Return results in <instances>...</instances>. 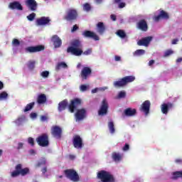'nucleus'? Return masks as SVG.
<instances>
[{"instance_id":"nucleus-1","label":"nucleus","mask_w":182,"mask_h":182,"mask_svg":"<svg viewBox=\"0 0 182 182\" xmlns=\"http://www.w3.org/2000/svg\"><path fill=\"white\" fill-rule=\"evenodd\" d=\"M71 46H69L67 48V53H71L74 56H80L85 55V56H89L92 55V48H88L83 52L82 50V42L79 39H75L70 43Z\"/></svg>"},{"instance_id":"nucleus-2","label":"nucleus","mask_w":182,"mask_h":182,"mask_svg":"<svg viewBox=\"0 0 182 182\" xmlns=\"http://www.w3.org/2000/svg\"><path fill=\"white\" fill-rule=\"evenodd\" d=\"M82 105V100L80 98H74L70 101L69 104L68 100H64L59 102L58 109V112H63L66 110V107H68L69 112L70 113H75V110H77V107Z\"/></svg>"},{"instance_id":"nucleus-3","label":"nucleus","mask_w":182,"mask_h":182,"mask_svg":"<svg viewBox=\"0 0 182 182\" xmlns=\"http://www.w3.org/2000/svg\"><path fill=\"white\" fill-rule=\"evenodd\" d=\"M136 80V77L133 75H128L121 78L119 80L115 81L114 82V87H124L129 83H132V82H134Z\"/></svg>"},{"instance_id":"nucleus-4","label":"nucleus","mask_w":182,"mask_h":182,"mask_svg":"<svg viewBox=\"0 0 182 182\" xmlns=\"http://www.w3.org/2000/svg\"><path fill=\"white\" fill-rule=\"evenodd\" d=\"M79 14L77 13V10L75 9H68L64 16V19L67 21V22H75V21L77 20Z\"/></svg>"},{"instance_id":"nucleus-5","label":"nucleus","mask_w":182,"mask_h":182,"mask_svg":"<svg viewBox=\"0 0 182 182\" xmlns=\"http://www.w3.org/2000/svg\"><path fill=\"white\" fill-rule=\"evenodd\" d=\"M15 171L11 173V177L15 178L18 177V176H26V174H29V168H22V164H18L15 167Z\"/></svg>"},{"instance_id":"nucleus-6","label":"nucleus","mask_w":182,"mask_h":182,"mask_svg":"<svg viewBox=\"0 0 182 182\" xmlns=\"http://www.w3.org/2000/svg\"><path fill=\"white\" fill-rule=\"evenodd\" d=\"M64 174L68 180L73 182H79L80 178H79V174L75 169H65L64 171Z\"/></svg>"},{"instance_id":"nucleus-7","label":"nucleus","mask_w":182,"mask_h":182,"mask_svg":"<svg viewBox=\"0 0 182 182\" xmlns=\"http://www.w3.org/2000/svg\"><path fill=\"white\" fill-rule=\"evenodd\" d=\"M36 141L41 147H48L49 146V135L46 133L42 134L36 139Z\"/></svg>"},{"instance_id":"nucleus-8","label":"nucleus","mask_w":182,"mask_h":182,"mask_svg":"<svg viewBox=\"0 0 182 182\" xmlns=\"http://www.w3.org/2000/svg\"><path fill=\"white\" fill-rule=\"evenodd\" d=\"M26 53H36V52H42L45 50V46L38 45L36 46H29L25 49Z\"/></svg>"},{"instance_id":"nucleus-9","label":"nucleus","mask_w":182,"mask_h":182,"mask_svg":"<svg viewBox=\"0 0 182 182\" xmlns=\"http://www.w3.org/2000/svg\"><path fill=\"white\" fill-rule=\"evenodd\" d=\"M109 109V103H107V100L104 99L102 102L100 108L98 111V114L100 116H105V114H107V110Z\"/></svg>"},{"instance_id":"nucleus-10","label":"nucleus","mask_w":182,"mask_h":182,"mask_svg":"<svg viewBox=\"0 0 182 182\" xmlns=\"http://www.w3.org/2000/svg\"><path fill=\"white\" fill-rule=\"evenodd\" d=\"M62 132V128L58 125L53 126L51 128V134L55 139H61Z\"/></svg>"},{"instance_id":"nucleus-11","label":"nucleus","mask_w":182,"mask_h":182,"mask_svg":"<svg viewBox=\"0 0 182 182\" xmlns=\"http://www.w3.org/2000/svg\"><path fill=\"white\" fill-rule=\"evenodd\" d=\"M73 144L75 149H82L83 147V139L79 135H75L73 138Z\"/></svg>"},{"instance_id":"nucleus-12","label":"nucleus","mask_w":182,"mask_h":182,"mask_svg":"<svg viewBox=\"0 0 182 182\" xmlns=\"http://www.w3.org/2000/svg\"><path fill=\"white\" fill-rule=\"evenodd\" d=\"M150 106H151L150 101L146 100L141 104L139 110L140 112H143L146 116H147V114L150 113Z\"/></svg>"},{"instance_id":"nucleus-13","label":"nucleus","mask_w":182,"mask_h":182,"mask_svg":"<svg viewBox=\"0 0 182 182\" xmlns=\"http://www.w3.org/2000/svg\"><path fill=\"white\" fill-rule=\"evenodd\" d=\"M136 28L142 32H147L149 31V25L146 19H141L136 23Z\"/></svg>"},{"instance_id":"nucleus-14","label":"nucleus","mask_w":182,"mask_h":182,"mask_svg":"<svg viewBox=\"0 0 182 182\" xmlns=\"http://www.w3.org/2000/svg\"><path fill=\"white\" fill-rule=\"evenodd\" d=\"M92 75V69L89 67H84L80 73L82 80H87L89 76Z\"/></svg>"},{"instance_id":"nucleus-15","label":"nucleus","mask_w":182,"mask_h":182,"mask_svg":"<svg viewBox=\"0 0 182 182\" xmlns=\"http://www.w3.org/2000/svg\"><path fill=\"white\" fill-rule=\"evenodd\" d=\"M153 41V37L147 36L142 38L139 41H137L138 46H145L147 48L150 45V43Z\"/></svg>"},{"instance_id":"nucleus-16","label":"nucleus","mask_w":182,"mask_h":182,"mask_svg":"<svg viewBox=\"0 0 182 182\" xmlns=\"http://www.w3.org/2000/svg\"><path fill=\"white\" fill-rule=\"evenodd\" d=\"M82 36L84 38H89L93 39L94 41H100V38L95 32L90 31H85L82 32Z\"/></svg>"},{"instance_id":"nucleus-17","label":"nucleus","mask_w":182,"mask_h":182,"mask_svg":"<svg viewBox=\"0 0 182 182\" xmlns=\"http://www.w3.org/2000/svg\"><path fill=\"white\" fill-rule=\"evenodd\" d=\"M174 107V104L171 102L164 103L161 105V110L163 114H167L170 109Z\"/></svg>"},{"instance_id":"nucleus-18","label":"nucleus","mask_w":182,"mask_h":182,"mask_svg":"<svg viewBox=\"0 0 182 182\" xmlns=\"http://www.w3.org/2000/svg\"><path fill=\"white\" fill-rule=\"evenodd\" d=\"M51 42L53 43V45L55 49H58V48H60V46H62V39H60L58 35H53L52 36Z\"/></svg>"},{"instance_id":"nucleus-19","label":"nucleus","mask_w":182,"mask_h":182,"mask_svg":"<svg viewBox=\"0 0 182 182\" xmlns=\"http://www.w3.org/2000/svg\"><path fill=\"white\" fill-rule=\"evenodd\" d=\"M26 5L33 12H35L38 9V3L36 0H26Z\"/></svg>"},{"instance_id":"nucleus-20","label":"nucleus","mask_w":182,"mask_h":182,"mask_svg":"<svg viewBox=\"0 0 182 182\" xmlns=\"http://www.w3.org/2000/svg\"><path fill=\"white\" fill-rule=\"evenodd\" d=\"M9 9L17 11H23V6H22V4L19 1H13L9 3Z\"/></svg>"},{"instance_id":"nucleus-21","label":"nucleus","mask_w":182,"mask_h":182,"mask_svg":"<svg viewBox=\"0 0 182 182\" xmlns=\"http://www.w3.org/2000/svg\"><path fill=\"white\" fill-rule=\"evenodd\" d=\"M85 117H86V109L83 108L81 109H77L75 113L76 120L80 122V120H83Z\"/></svg>"},{"instance_id":"nucleus-22","label":"nucleus","mask_w":182,"mask_h":182,"mask_svg":"<svg viewBox=\"0 0 182 182\" xmlns=\"http://www.w3.org/2000/svg\"><path fill=\"white\" fill-rule=\"evenodd\" d=\"M50 22V18L49 17L43 16L36 20V23L38 26H43L48 25Z\"/></svg>"},{"instance_id":"nucleus-23","label":"nucleus","mask_w":182,"mask_h":182,"mask_svg":"<svg viewBox=\"0 0 182 182\" xmlns=\"http://www.w3.org/2000/svg\"><path fill=\"white\" fill-rule=\"evenodd\" d=\"M168 14H167L164 10H161L158 16H154V19L156 22H159L160 19H168Z\"/></svg>"},{"instance_id":"nucleus-24","label":"nucleus","mask_w":182,"mask_h":182,"mask_svg":"<svg viewBox=\"0 0 182 182\" xmlns=\"http://www.w3.org/2000/svg\"><path fill=\"white\" fill-rule=\"evenodd\" d=\"M112 159L116 163H117L119 161H122V160H123V154H120V153H117V152H112Z\"/></svg>"},{"instance_id":"nucleus-25","label":"nucleus","mask_w":182,"mask_h":182,"mask_svg":"<svg viewBox=\"0 0 182 182\" xmlns=\"http://www.w3.org/2000/svg\"><path fill=\"white\" fill-rule=\"evenodd\" d=\"M48 99L46 98V95L45 94H40L37 97V103L38 105H45Z\"/></svg>"},{"instance_id":"nucleus-26","label":"nucleus","mask_w":182,"mask_h":182,"mask_svg":"<svg viewBox=\"0 0 182 182\" xmlns=\"http://www.w3.org/2000/svg\"><path fill=\"white\" fill-rule=\"evenodd\" d=\"M136 113H137V110H136V109L127 108L124 110V114L128 117H132L133 116H135Z\"/></svg>"},{"instance_id":"nucleus-27","label":"nucleus","mask_w":182,"mask_h":182,"mask_svg":"<svg viewBox=\"0 0 182 182\" xmlns=\"http://www.w3.org/2000/svg\"><path fill=\"white\" fill-rule=\"evenodd\" d=\"M97 27L98 33H100V35H103V33H105V31H106V28L105 27L103 22H99L97 24Z\"/></svg>"},{"instance_id":"nucleus-28","label":"nucleus","mask_w":182,"mask_h":182,"mask_svg":"<svg viewBox=\"0 0 182 182\" xmlns=\"http://www.w3.org/2000/svg\"><path fill=\"white\" fill-rule=\"evenodd\" d=\"M62 68L63 69H66V68H68V64H66L65 62L59 63L55 67V70H60Z\"/></svg>"},{"instance_id":"nucleus-29","label":"nucleus","mask_w":182,"mask_h":182,"mask_svg":"<svg viewBox=\"0 0 182 182\" xmlns=\"http://www.w3.org/2000/svg\"><path fill=\"white\" fill-rule=\"evenodd\" d=\"M117 36L121 38V39H124L125 38H127V35L126 34V32H124V31L123 30H118L117 31Z\"/></svg>"},{"instance_id":"nucleus-30","label":"nucleus","mask_w":182,"mask_h":182,"mask_svg":"<svg viewBox=\"0 0 182 182\" xmlns=\"http://www.w3.org/2000/svg\"><path fill=\"white\" fill-rule=\"evenodd\" d=\"M25 119H26V117L25 116H21L20 117L18 118V119H16L14 123H16V124L17 126H21V124H22L23 123V122H25Z\"/></svg>"},{"instance_id":"nucleus-31","label":"nucleus","mask_w":182,"mask_h":182,"mask_svg":"<svg viewBox=\"0 0 182 182\" xmlns=\"http://www.w3.org/2000/svg\"><path fill=\"white\" fill-rule=\"evenodd\" d=\"M108 127L111 134H114L116 129H114V123L113 122H109L108 123Z\"/></svg>"},{"instance_id":"nucleus-32","label":"nucleus","mask_w":182,"mask_h":182,"mask_svg":"<svg viewBox=\"0 0 182 182\" xmlns=\"http://www.w3.org/2000/svg\"><path fill=\"white\" fill-rule=\"evenodd\" d=\"M33 106H35V102H33L28 104L23 109L24 113L29 112V110H32V109H33Z\"/></svg>"},{"instance_id":"nucleus-33","label":"nucleus","mask_w":182,"mask_h":182,"mask_svg":"<svg viewBox=\"0 0 182 182\" xmlns=\"http://www.w3.org/2000/svg\"><path fill=\"white\" fill-rule=\"evenodd\" d=\"M46 164V159L45 158H42L36 164V167H41V166H45Z\"/></svg>"},{"instance_id":"nucleus-34","label":"nucleus","mask_w":182,"mask_h":182,"mask_svg":"<svg viewBox=\"0 0 182 182\" xmlns=\"http://www.w3.org/2000/svg\"><path fill=\"white\" fill-rule=\"evenodd\" d=\"M146 53V50L143 49L136 50L134 53V56H141L142 55H144Z\"/></svg>"},{"instance_id":"nucleus-35","label":"nucleus","mask_w":182,"mask_h":182,"mask_svg":"<svg viewBox=\"0 0 182 182\" xmlns=\"http://www.w3.org/2000/svg\"><path fill=\"white\" fill-rule=\"evenodd\" d=\"M83 11L85 12H90V11H92V6H90L89 3H85L83 4Z\"/></svg>"},{"instance_id":"nucleus-36","label":"nucleus","mask_w":182,"mask_h":182,"mask_svg":"<svg viewBox=\"0 0 182 182\" xmlns=\"http://www.w3.org/2000/svg\"><path fill=\"white\" fill-rule=\"evenodd\" d=\"M35 63L36 62L33 60L28 61L27 66L30 70H33V69H35Z\"/></svg>"},{"instance_id":"nucleus-37","label":"nucleus","mask_w":182,"mask_h":182,"mask_svg":"<svg viewBox=\"0 0 182 182\" xmlns=\"http://www.w3.org/2000/svg\"><path fill=\"white\" fill-rule=\"evenodd\" d=\"M174 51L171 49L166 50L164 54V58H168L171 55H173Z\"/></svg>"},{"instance_id":"nucleus-38","label":"nucleus","mask_w":182,"mask_h":182,"mask_svg":"<svg viewBox=\"0 0 182 182\" xmlns=\"http://www.w3.org/2000/svg\"><path fill=\"white\" fill-rule=\"evenodd\" d=\"M8 97V93L5 91L0 93V100H4Z\"/></svg>"},{"instance_id":"nucleus-39","label":"nucleus","mask_w":182,"mask_h":182,"mask_svg":"<svg viewBox=\"0 0 182 182\" xmlns=\"http://www.w3.org/2000/svg\"><path fill=\"white\" fill-rule=\"evenodd\" d=\"M126 97V92L124 91H121L119 92L117 99H124Z\"/></svg>"},{"instance_id":"nucleus-40","label":"nucleus","mask_w":182,"mask_h":182,"mask_svg":"<svg viewBox=\"0 0 182 182\" xmlns=\"http://www.w3.org/2000/svg\"><path fill=\"white\" fill-rule=\"evenodd\" d=\"M36 16V14L32 13V14H29L28 16H27V19L30 21H32L35 19Z\"/></svg>"},{"instance_id":"nucleus-41","label":"nucleus","mask_w":182,"mask_h":182,"mask_svg":"<svg viewBox=\"0 0 182 182\" xmlns=\"http://www.w3.org/2000/svg\"><path fill=\"white\" fill-rule=\"evenodd\" d=\"M28 144H31L32 146H35V139L32 137H28Z\"/></svg>"},{"instance_id":"nucleus-42","label":"nucleus","mask_w":182,"mask_h":182,"mask_svg":"<svg viewBox=\"0 0 182 182\" xmlns=\"http://www.w3.org/2000/svg\"><path fill=\"white\" fill-rule=\"evenodd\" d=\"M12 44L14 46H19L21 45V42L19 41V40L14 38L12 41Z\"/></svg>"},{"instance_id":"nucleus-43","label":"nucleus","mask_w":182,"mask_h":182,"mask_svg":"<svg viewBox=\"0 0 182 182\" xmlns=\"http://www.w3.org/2000/svg\"><path fill=\"white\" fill-rule=\"evenodd\" d=\"M42 77L46 78L49 77V71H43L41 73Z\"/></svg>"},{"instance_id":"nucleus-44","label":"nucleus","mask_w":182,"mask_h":182,"mask_svg":"<svg viewBox=\"0 0 182 182\" xmlns=\"http://www.w3.org/2000/svg\"><path fill=\"white\" fill-rule=\"evenodd\" d=\"M80 90L81 92H86L87 90V85H81L80 87Z\"/></svg>"},{"instance_id":"nucleus-45","label":"nucleus","mask_w":182,"mask_h":182,"mask_svg":"<svg viewBox=\"0 0 182 182\" xmlns=\"http://www.w3.org/2000/svg\"><path fill=\"white\" fill-rule=\"evenodd\" d=\"M79 30V26H77V24H75L73 26L72 29H71V32L72 33H73L74 32H76V31Z\"/></svg>"},{"instance_id":"nucleus-46","label":"nucleus","mask_w":182,"mask_h":182,"mask_svg":"<svg viewBox=\"0 0 182 182\" xmlns=\"http://www.w3.org/2000/svg\"><path fill=\"white\" fill-rule=\"evenodd\" d=\"M130 149V146L129 145V144H125L124 146L122 148V150L124 151H127V150H129Z\"/></svg>"},{"instance_id":"nucleus-47","label":"nucleus","mask_w":182,"mask_h":182,"mask_svg":"<svg viewBox=\"0 0 182 182\" xmlns=\"http://www.w3.org/2000/svg\"><path fill=\"white\" fill-rule=\"evenodd\" d=\"M30 116L31 119H36V117H38V114H36V112H31Z\"/></svg>"},{"instance_id":"nucleus-48","label":"nucleus","mask_w":182,"mask_h":182,"mask_svg":"<svg viewBox=\"0 0 182 182\" xmlns=\"http://www.w3.org/2000/svg\"><path fill=\"white\" fill-rule=\"evenodd\" d=\"M21 149H23V144L21 142H19L18 144L17 150H21Z\"/></svg>"},{"instance_id":"nucleus-49","label":"nucleus","mask_w":182,"mask_h":182,"mask_svg":"<svg viewBox=\"0 0 182 182\" xmlns=\"http://www.w3.org/2000/svg\"><path fill=\"white\" fill-rule=\"evenodd\" d=\"M41 122H46V120H48V117H46L45 115H42L41 117Z\"/></svg>"},{"instance_id":"nucleus-50","label":"nucleus","mask_w":182,"mask_h":182,"mask_svg":"<svg viewBox=\"0 0 182 182\" xmlns=\"http://www.w3.org/2000/svg\"><path fill=\"white\" fill-rule=\"evenodd\" d=\"M178 43V38H174L171 41L172 45H177Z\"/></svg>"},{"instance_id":"nucleus-51","label":"nucleus","mask_w":182,"mask_h":182,"mask_svg":"<svg viewBox=\"0 0 182 182\" xmlns=\"http://www.w3.org/2000/svg\"><path fill=\"white\" fill-rule=\"evenodd\" d=\"M124 6H126V3H124V2L119 3V6H118V7H119V9L124 8Z\"/></svg>"},{"instance_id":"nucleus-52","label":"nucleus","mask_w":182,"mask_h":182,"mask_svg":"<svg viewBox=\"0 0 182 182\" xmlns=\"http://www.w3.org/2000/svg\"><path fill=\"white\" fill-rule=\"evenodd\" d=\"M114 60L116 62H120V60H122V58L119 55H115L114 56Z\"/></svg>"},{"instance_id":"nucleus-53","label":"nucleus","mask_w":182,"mask_h":182,"mask_svg":"<svg viewBox=\"0 0 182 182\" xmlns=\"http://www.w3.org/2000/svg\"><path fill=\"white\" fill-rule=\"evenodd\" d=\"M110 18H111L112 21H116V19H117L116 15H114V14H112L110 16Z\"/></svg>"},{"instance_id":"nucleus-54","label":"nucleus","mask_w":182,"mask_h":182,"mask_svg":"<svg viewBox=\"0 0 182 182\" xmlns=\"http://www.w3.org/2000/svg\"><path fill=\"white\" fill-rule=\"evenodd\" d=\"M41 171H42L43 174H45V173H46V171H48V168H46V167L43 168Z\"/></svg>"},{"instance_id":"nucleus-55","label":"nucleus","mask_w":182,"mask_h":182,"mask_svg":"<svg viewBox=\"0 0 182 182\" xmlns=\"http://www.w3.org/2000/svg\"><path fill=\"white\" fill-rule=\"evenodd\" d=\"M75 157L76 156H75V155H72V154L69 155L70 160H75Z\"/></svg>"},{"instance_id":"nucleus-56","label":"nucleus","mask_w":182,"mask_h":182,"mask_svg":"<svg viewBox=\"0 0 182 182\" xmlns=\"http://www.w3.org/2000/svg\"><path fill=\"white\" fill-rule=\"evenodd\" d=\"M152 65H154V60H151L149 62V66H151Z\"/></svg>"},{"instance_id":"nucleus-57","label":"nucleus","mask_w":182,"mask_h":182,"mask_svg":"<svg viewBox=\"0 0 182 182\" xmlns=\"http://www.w3.org/2000/svg\"><path fill=\"white\" fill-rule=\"evenodd\" d=\"M107 89V87H100L98 88V90H101L102 92H105Z\"/></svg>"},{"instance_id":"nucleus-58","label":"nucleus","mask_w":182,"mask_h":182,"mask_svg":"<svg viewBox=\"0 0 182 182\" xmlns=\"http://www.w3.org/2000/svg\"><path fill=\"white\" fill-rule=\"evenodd\" d=\"M4 89V82L2 81H0V90H2Z\"/></svg>"},{"instance_id":"nucleus-59","label":"nucleus","mask_w":182,"mask_h":182,"mask_svg":"<svg viewBox=\"0 0 182 182\" xmlns=\"http://www.w3.org/2000/svg\"><path fill=\"white\" fill-rule=\"evenodd\" d=\"M182 62V58H178L177 60H176V63H181Z\"/></svg>"},{"instance_id":"nucleus-60","label":"nucleus","mask_w":182,"mask_h":182,"mask_svg":"<svg viewBox=\"0 0 182 182\" xmlns=\"http://www.w3.org/2000/svg\"><path fill=\"white\" fill-rule=\"evenodd\" d=\"M97 90H99V88H95L92 90V93H97Z\"/></svg>"},{"instance_id":"nucleus-61","label":"nucleus","mask_w":182,"mask_h":182,"mask_svg":"<svg viewBox=\"0 0 182 182\" xmlns=\"http://www.w3.org/2000/svg\"><path fill=\"white\" fill-rule=\"evenodd\" d=\"M175 162H176V163H182V159H176Z\"/></svg>"},{"instance_id":"nucleus-62","label":"nucleus","mask_w":182,"mask_h":182,"mask_svg":"<svg viewBox=\"0 0 182 182\" xmlns=\"http://www.w3.org/2000/svg\"><path fill=\"white\" fill-rule=\"evenodd\" d=\"M122 2V0H114V4H120Z\"/></svg>"},{"instance_id":"nucleus-63","label":"nucleus","mask_w":182,"mask_h":182,"mask_svg":"<svg viewBox=\"0 0 182 182\" xmlns=\"http://www.w3.org/2000/svg\"><path fill=\"white\" fill-rule=\"evenodd\" d=\"M96 4H102L103 2V0H95Z\"/></svg>"},{"instance_id":"nucleus-64","label":"nucleus","mask_w":182,"mask_h":182,"mask_svg":"<svg viewBox=\"0 0 182 182\" xmlns=\"http://www.w3.org/2000/svg\"><path fill=\"white\" fill-rule=\"evenodd\" d=\"M30 153H31V154H35V150L31 149V150L30 151Z\"/></svg>"}]
</instances>
